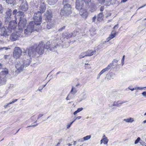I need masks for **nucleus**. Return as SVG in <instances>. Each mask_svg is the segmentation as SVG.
Returning a JSON list of instances; mask_svg holds the SVG:
<instances>
[{
	"label": "nucleus",
	"mask_w": 146,
	"mask_h": 146,
	"mask_svg": "<svg viewBox=\"0 0 146 146\" xmlns=\"http://www.w3.org/2000/svg\"><path fill=\"white\" fill-rule=\"evenodd\" d=\"M43 45L42 43H39L38 44H35L26 50L24 49L23 52L26 54L27 52L28 56L30 57H34L37 53L39 55L42 54L44 53Z\"/></svg>",
	"instance_id": "nucleus-1"
},
{
	"label": "nucleus",
	"mask_w": 146,
	"mask_h": 146,
	"mask_svg": "<svg viewBox=\"0 0 146 146\" xmlns=\"http://www.w3.org/2000/svg\"><path fill=\"white\" fill-rule=\"evenodd\" d=\"M12 10L11 9H8L6 11L5 15L4 22L6 25L8 29L12 32V30H14L16 28L17 23L15 21H10L11 19Z\"/></svg>",
	"instance_id": "nucleus-2"
},
{
	"label": "nucleus",
	"mask_w": 146,
	"mask_h": 146,
	"mask_svg": "<svg viewBox=\"0 0 146 146\" xmlns=\"http://www.w3.org/2000/svg\"><path fill=\"white\" fill-rule=\"evenodd\" d=\"M17 15L20 16L19 18V21L18 23V28L19 30L22 31L26 26L27 20L25 16L24 12L19 11L17 12Z\"/></svg>",
	"instance_id": "nucleus-3"
},
{
	"label": "nucleus",
	"mask_w": 146,
	"mask_h": 146,
	"mask_svg": "<svg viewBox=\"0 0 146 146\" xmlns=\"http://www.w3.org/2000/svg\"><path fill=\"white\" fill-rule=\"evenodd\" d=\"M72 7L69 4H66L63 6V8L61 10L60 14L61 16H68L72 13Z\"/></svg>",
	"instance_id": "nucleus-4"
},
{
	"label": "nucleus",
	"mask_w": 146,
	"mask_h": 146,
	"mask_svg": "<svg viewBox=\"0 0 146 146\" xmlns=\"http://www.w3.org/2000/svg\"><path fill=\"white\" fill-rule=\"evenodd\" d=\"M37 26L35 24V22L33 21H31L27 25L26 29L24 31V33L25 36H27L31 34L32 32L34 31V29L36 31V29H35V28Z\"/></svg>",
	"instance_id": "nucleus-5"
},
{
	"label": "nucleus",
	"mask_w": 146,
	"mask_h": 146,
	"mask_svg": "<svg viewBox=\"0 0 146 146\" xmlns=\"http://www.w3.org/2000/svg\"><path fill=\"white\" fill-rule=\"evenodd\" d=\"M42 43L43 45V51H44V49H49V50L52 52H55L57 51V48H59L60 46V44H57L56 45H50V42H47L46 44H44V42H41L39 43Z\"/></svg>",
	"instance_id": "nucleus-6"
},
{
	"label": "nucleus",
	"mask_w": 146,
	"mask_h": 146,
	"mask_svg": "<svg viewBox=\"0 0 146 146\" xmlns=\"http://www.w3.org/2000/svg\"><path fill=\"white\" fill-rule=\"evenodd\" d=\"M42 14L39 11H37L34 14L33 19L34 21V22H35V24L37 25H40L42 22Z\"/></svg>",
	"instance_id": "nucleus-7"
},
{
	"label": "nucleus",
	"mask_w": 146,
	"mask_h": 146,
	"mask_svg": "<svg viewBox=\"0 0 146 146\" xmlns=\"http://www.w3.org/2000/svg\"><path fill=\"white\" fill-rule=\"evenodd\" d=\"M84 1L83 0H76V9L79 11L84 9H87L88 7H87L85 6Z\"/></svg>",
	"instance_id": "nucleus-8"
},
{
	"label": "nucleus",
	"mask_w": 146,
	"mask_h": 146,
	"mask_svg": "<svg viewBox=\"0 0 146 146\" xmlns=\"http://www.w3.org/2000/svg\"><path fill=\"white\" fill-rule=\"evenodd\" d=\"M22 52V51L20 48L15 47L13 52V57L16 59L18 58L21 55Z\"/></svg>",
	"instance_id": "nucleus-9"
},
{
	"label": "nucleus",
	"mask_w": 146,
	"mask_h": 146,
	"mask_svg": "<svg viewBox=\"0 0 146 146\" xmlns=\"http://www.w3.org/2000/svg\"><path fill=\"white\" fill-rule=\"evenodd\" d=\"M0 35L1 36L6 37V36L9 35L11 32V31L8 29L7 27V26H5V27L2 28L0 29Z\"/></svg>",
	"instance_id": "nucleus-10"
},
{
	"label": "nucleus",
	"mask_w": 146,
	"mask_h": 146,
	"mask_svg": "<svg viewBox=\"0 0 146 146\" xmlns=\"http://www.w3.org/2000/svg\"><path fill=\"white\" fill-rule=\"evenodd\" d=\"M25 66L23 62H18L15 63V67L19 72L23 70Z\"/></svg>",
	"instance_id": "nucleus-11"
},
{
	"label": "nucleus",
	"mask_w": 146,
	"mask_h": 146,
	"mask_svg": "<svg viewBox=\"0 0 146 146\" xmlns=\"http://www.w3.org/2000/svg\"><path fill=\"white\" fill-rule=\"evenodd\" d=\"M28 5L27 1L21 3L19 7L20 9L24 11H27L28 9Z\"/></svg>",
	"instance_id": "nucleus-12"
},
{
	"label": "nucleus",
	"mask_w": 146,
	"mask_h": 146,
	"mask_svg": "<svg viewBox=\"0 0 146 146\" xmlns=\"http://www.w3.org/2000/svg\"><path fill=\"white\" fill-rule=\"evenodd\" d=\"M77 33L78 31L75 30L70 33H66L65 34L64 38L68 39L72 36L74 37L77 35Z\"/></svg>",
	"instance_id": "nucleus-13"
},
{
	"label": "nucleus",
	"mask_w": 146,
	"mask_h": 146,
	"mask_svg": "<svg viewBox=\"0 0 146 146\" xmlns=\"http://www.w3.org/2000/svg\"><path fill=\"white\" fill-rule=\"evenodd\" d=\"M80 14L82 17L84 18H86L88 15V13L86 9H84L79 10Z\"/></svg>",
	"instance_id": "nucleus-14"
},
{
	"label": "nucleus",
	"mask_w": 146,
	"mask_h": 146,
	"mask_svg": "<svg viewBox=\"0 0 146 146\" xmlns=\"http://www.w3.org/2000/svg\"><path fill=\"white\" fill-rule=\"evenodd\" d=\"M46 8V7L44 3L42 2V3H41V5H40V6L39 7V11H39V12L41 13V14H42L44 12Z\"/></svg>",
	"instance_id": "nucleus-15"
},
{
	"label": "nucleus",
	"mask_w": 146,
	"mask_h": 146,
	"mask_svg": "<svg viewBox=\"0 0 146 146\" xmlns=\"http://www.w3.org/2000/svg\"><path fill=\"white\" fill-rule=\"evenodd\" d=\"M2 69L3 70L1 72L0 75L1 76H4V77H5L9 73L8 69L6 68H4Z\"/></svg>",
	"instance_id": "nucleus-16"
},
{
	"label": "nucleus",
	"mask_w": 146,
	"mask_h": 146,
	"mask_svg": "<svg viewBox=\"0 0 146 146\" xmlns=\"http://www.w3.org/2000/svg\"><path fill=\"white\" fill-rule=\"evenodd\" d=\"M116 33L117 32L115 31H112L111 33V34L110 35L109 37L107 38V41H109L110 40L115 37L116 35Z\"/></svg>",
	"instance_id": "nucleus-17"
},
{
	"label": "nucleus",
	"mask_w": 146,
	"mask_h": 146,
	"mask_svg": "<svg viewBox=\"0 0 146 146\" xmlns=\"http://www.w3.org/2000/svg\"><path fill=\"white\" fill-rule=\"evenodd\" d=\"M52 17V14L51 10L48 9L47 10L46 12V19L48 21L51 20Z\"/></svg>",
	"instance_id": "nucleus-18"
},
{
	"label": "nucleus",
	"mask_w": 146,
	"mask_h": 146,
	"mask_svg": "<svg viewBox=\"0 0 146 146\" xmlns=\"http://www.w3.org/2000/svg\"><path fill=\"white\" fill-rule=\"evenodd\" d=\"M19 36L15 33H13L10 36V39L13 41H14L16 40L19 38Z\"/></svg>",
	"instance_id": "nucleus-19"
},
{
	"label": "nucleus",
	"mask_w": 146,
	"mask_h": 146,
	"mask_svg": "<svg viewBox=\"0 0 146 146\" xmlns=\"http://www.w3.org/2000/svg\"><path fill=\"white\" fill-rule=\"evenodd\" d=\"M6 82V80L5 77L4 76L0 75V86L5 84Z\"/></svg>",
	"instance_id": "nucleus-20"
},
{
	"label": "nucleus",
	"mask_w": 146,
	"mask_h": 146,
	"mask_svg": "<svg viewBox=\"0 0 146 146\" xmlns=\"http://www.w3.org/2000/svg\"><path fill=\"white\" fill-rule=\"evenodd\" d=\"M31 58H30L29 59H27L26 60H24L23 61V63L24 66H25L27 67L30 65L31 61Z\"/></svg>",
	"instance_id": "nucleus-21"
},
{
	"label": "nucleus",
	"mask_w": 146,
	"mask_h": 146,
	"mask_svg": "<svg viewBox=\"0 0 146 146\" xmlns=\"http://www.w3.org/2000/svg\"><path fill=\"white\" fill-rule=\"evenodd\" d=\"M110 65H108L106 67L102 70L99 73L100 75H101L105 72L108 71L110 68Z\"/></svg>",
	"instance_id": "nucleus-22"
},
{
	"label": "nucleus",
	"mask_w": 146,
	"mask_h": 146,
	"mask_svg": "<svg viewBox=\"0 0 146 146\" xmlns=\"http://www.w3.org/2000/svg\"><path fill=\"white\" fill-rule=\"evenodd\" d=\"M44 25L46 26L44 27L43 28L44 29H49L52 28V25L50 24V23H44Z\"/></svg>",
	"instance_id": "nucleus-23"
},
{
	"label": "nucleus",
	"mask_w": 146,
	"mask_h": 146,
	"mask_svg": "<svg viewBox=\"0 0 146 146\" xmlns=\"http://www.w3.org/2000/svg\"><path fill=\"white\" fill-rule=\"evenodd\" d=\"M86 52V53L87 56H91L93 55L94 53L96 52V51L95 50H88Z\"/></svg>",
	"instance_id": "nucleus-24"
},
{
	"label": "nucleus",
	"mask_w": 146,
	"mask_h": 146,
	"mask_svg": "<svg viewBox=\"0 0 146 146\" xmlns=\"http://www.w3.org/2000/svg\"><path fill=\"white\" fill-rule=\"evenodd\" d=\"M103 137H105V138L101 139L100 141V144H102V143L104 144H107L108 141V139L107 137H105V135L103 136Z\"/></svg>",
	"instance_id": "nucleus-25"
},
{
	"label": "nucleus",
	"mask_w": 146,
	"mask_h": 146,
	"mask_svg": "<svg viewBox=\"0 0 146 146\" xmlns=\"http://www.w3.org/2000/svg\"><path fill=\"white\" fill-rule=\"evenodd\" d=\"M58 0H46L48 4L49 5H54L55 4Z\"/></svg>",
	"instance_id": "nucleus-26"
},
{
	"label": "nucleus",
	"mask_w": 146,
	"mask_h": 146,
	"mask_svg": "<svg viewBox=\"0 0 146 146\" xmlns=\"http://www.w3.org/2000/svg\"><path fill=\"white\" fill-rule=\"evenodd\" d=\"M104 16L103 13H99L97 17V20L98 21H100L102 19V17Z\"/></svg>",
	"instance_id": "nucleus-27"
},
{
	"label": "nucleus",
	"mask_w": 146,
	"mask_h": 146,
	"mask_svg": "<svg viewBox=\"0 0 146 146\" xmlns=\"http://www.w3.org/2000/svg\"><path fill=\"white\" fill-rule=\"evenodd\" d=\"M118 60H116V59H114L113 60V61H112V62L110 64L108 65H110V68L112 66H115L116 65H117V64H116L117 63V62H118Z\"/></svg>",
	"instance_id": "nucleus-28"
},
{
	"label": "nucleus",
	"mask_w": 146,
	"mask_h": 146,
	"mask_svg": "<svg viewBox=\"0 0 146 146\" xmlns=\"http://www.w3.org/2000/svg\"><path fill=\"white\" fill-rule=\"evenodd\" d=\"M6 1L8 4L11 5V6L14 5L15 2L14 0H6Z\"/></svg>",
	"instance_id": "nucleus-29"
},
{
	"label": "nucleus",
	"mask_w": 146,
	"mask_h": 146,
	"mask_svg": "<svg viewBox=\"0 0 146 146\" xmlns=\"http://www.w3.org/2000/svg\"><path fill=\"white\" fill-rule=\"evenodd\" d=\"M85 4V6L86 7H89V4L90 3L91 0H83Z\"/></svg>",
	"instance_id": "nucleus-30"
},
{
	"label": "nucleus",
	"mask_w": 146,
	"mask_h": 146,
	"mask_svg": "<svg viewBox=\"0 0 146 146\" xmlns=\"http://www.w3.org/2000/svg\"><path fill=\"white\" fill-rule=\"evenodd\" d=\"M124 121H125L126 122L128 123H132L134 121L133 118L132 117H130L127 119H124Z\"/></svg>",
	"instance_id": "nucleus-31"
},
{
	"label": "nucleus",
	"mask_w": 146,
	"mask_h": 146,
	"mask_svg": "<svg viewBox=\"0 0 146 146\" xmlns=\"http://www.w3.org/2000/svg\"><path fill=\"white\" fill-rule=\"evenodd\" d=\"M82 142H83V140L82 139H81L77 141H74L73 142H72V143L74 145H76V143Z\"/></svg>",
	"instance_id": "nucleus-32"
},
{
	"label": "nucleus",
	"mask_w": 146,
	"mask_h": 146,
	"mask_svg": "<svg viewBox=\"0 0 146 146\" xmlns=\"http://www.w3.org/2000/svg\"><path fill=\"white\" fill-rule=\"evenodd\" d=\"M96 9V7L94 5H92L90 8V11L92 12H94L95 11Z\"/></svg>",
	"instance_id": "nucleus-33"
},
{
	"label": "nucleus",
	"mask_w": 146,
	"mask_h": 146,
	"mask_svg": "<svg viewBox=\"0 0 146 146\" xmlns=\"http://www.w3.org/2000/svg\"><path fill=\"white\" fill-rule=\"evenodd\" d=\"M10 48H8L6 47H0V52L2 51L7 50L9 49H10Z\"/></svg>",
	"instance_id": "nucleus-34"
},
{
	"label": "nucleus",
	"mask_w": 146,
	"mask_h": 146,
	"mask_svg": "<svg viewBox=\"0 0 146 146\" xmlns=\"http://www.w3.org/2000/svg\"><path fill=\"white\" fill-rule=\"evenodd\" d=\"M86 53V52L83 53H82L79 56V57L80 59H81L84 58L86 56H87Z\"/></svg>",
	"instance_id": "nucleus-35"
},
{
	"label": "nucleus",
	"mask_w": 146,
	"mask_h": 146,
	"mask_svg": "<svg viewBox=\"0 0 146 146\" xmlns=\"http://www.w3.org/2000/svg\"><path fill=\"white\" fill-rule=\"evenodd\" d=\"M91 137V135H90L84 137L82 139H83L84 141H86L89 139Z\"/></svg>",
	"instance_id": "nucleus-36"
},
{
	"label": "nucleus",
	"mask_w": 146,
	"mask_h": 146,
	"mask_svg": "<svg viewBox=\"0 0 146 146\" xmlns=\"http://www.w3.org/2000/svg\"><path fill=\"white\" fill-rule=\"evenodd\" d=\"M4 8L2 5L0 4V14H2L3 12Z\"/></svg>",
	"instance_id": "nucleus-37"
},
{
	"label": "nucleus",
	"mask_w": 146,
	"mask_h": 146,
	"mask_svg": "<svg viewBox=\"0 0 146 146\" xmlns=\"http://www.w3.org/2000/svg\"><path fill=\"white\" fill-rule=\"evenodd\" d=\"M69 0H63L62 2V5L64 6L65 5L69 4L68 3L69 2Z\"/></svg>",
	"instance_id": "nucleus-38"
},
{
	"label": "nucleus",
	"mask_w": 146,
	"mask_h": 146,
	"mask_svg": "<svg viewBox=\"0 0 146 146\" xmlns=\"http://www.w3.org/2000/svg\"><path fill=\"white\" fill-rule=\"evenodd\" d=\"M18 100V99H15L12 102L9 103L7 106H5V108H6V107L7 106H8V105H9L10 104H11L14 103V102H17Z\"/></svg>",
	"instance_id": "nucleus-39"
},
{
	"label": "nucleus",
	"mask_w": 146,
	"mask_h": 146,
	"mask_svg": "<svg viewBox=\"0 0 146 146\" xmlns=\"http://www.w3.org/2000/svg\"><path fill=\"white\" fill-rule=\"evenodd\" d=\"M120 104L119 101H118L117 102H114L112 106H119L118 105Z\"/></svg>",
	"instance_id": "nucleus-40"
},
{
	"label": "nucleus",
	"mask_w": 146,
	"mask_h": 146,
	"mask_svg": "<svg viewBox=\"0 0 146 146\" xmlns=\"http://www.w3.org/2000/svg\"><path fill=\"white\" fill-rule=\"evenodd\" d=\"M141 141V138L140 137H138L137 139L135 141L134 143L135 144H137Z\"/></svg>",
	"instance_id": "nucleus-41"
},
{
	"label": "nucleus",
	"mask_w": 146,
	"mask_h": 146,
	"mask_svg": "<svg viewBox=\"0 0 146 146\" xmlns=\"http://www.w3.org/2000/svg\"><path fill=\"white\" fill-rule=\"evenodd\" d=\"M143 89V87H136L134 88V89H132V90H142Z\"/></svg>",
	"instance_id": "nucleus-42"
},
{
	"label": "nucleus",
	"mask_w": 146,
	"mask_h": 146,
	"mask_svg": "<svg viewBox=\"0 0 146 146\" xmlns=\"http://www.w3.org/2000/svg\"><path fill=\"white\" fill-rule=\"evenodd\" d=\"M74 121H72L71 122H70L69 124H68L67 125V128L69 129L71 126V125L72 124V123L74 122Z\"/></svg>",
	"instance_id": "nucleus-43"
},
{
	"label": "nucleus",
	"mask_w": 146,
	"mask_h": 146,
	"mask_svg": "<svg viewBox=\"0 0 146 146\" xmlns=\"http://www.w3.org/2000/svg\"><path fill=\"white\" fill-rule=\"evenodd\" d=\"M65 27H66V26H63L61 28L59 29L58 30V31H59V32L62 31L63 30H64L65 29Z\"/></svg>",
	"instance_id": "nucleus-44"
},
{
	"label": "nucleus",
	"mask_w": 146,
	"mask_h": 146,
	"mask_svg": "<svg viewBox=\"0 0 146 146\" xmlns=\"http://www.w3.org/2000/svg\"><path fill=\"white\" fill-rule=\"evenodd\" d=\"M125 56L124 55L122 57V58L121 59V64L122 65V66H123L124 64V60L125 59Z\"/></svg>",
	"instance_id": "nucleus-45"
},
{
	"label": "nucleus",
	"mask_w": 146,
	"mask_h": 146,
	"mask_svg": "<svg viewBox=\"0 0 146 146\" xmlns=\"http://www.w3.org/2000/svg\"><path fill=\"white\" fill-rule=\"evenodd\" d=\"M11 76H12L13 77H15L17 76L18 75V73H16V71H15V72H13L11 74Z\"/></svg>",
	"instance_id": "nucleus-46"
},
{
	"label": "nucleus",
	"mask_w": 146,
	"mask_h": 146,
	"mask_svg": "<svg viewBox=\"0 0 146 146\" xmlns=\"http://www.w3.org/2000/svg\"><path fill=\"white\" fill-rule=\"evenodd\" d=\"M17 9H15L13 11V15H16V14H17Z\"/></svg>",
	"instance_id": "nucleus-47"
},
{
	"label": "nucleus",
	"mask_w": 146,
	"mask_h": 146,
	"mask_svg": "<svg viewBox=\"0 0 146 146\" xmlns=\"http://www.w3.org/2000/svg\"><path fill=\"white\" fill-rule=\"evenodd\" d=\"M97 18L96 15H95L94 17L92 18V22H94L95 21L96 19Z\"/></svg>",
	"instance_id": "nucleus-48"
},
{
	"label": "nucleus",
	"mask_w": 146,
	"mask_h": 146,
	"mask_svg": "<svg viewBox=\"0 0 146 146\" xmlns=\"http://www.w3.org/2000/svg\"><path fill=\"white\" fill-rule=\"evenodd\" d=\"M118 24H117V25H115L113 28V30L115 31V30L116 29H117L118 27Z\"/></svg>",
	"instance_id": "nucleus-49"
},
{
	"label": "nucleus",
	"mask_w": 146,
	"mask_h": 146,
	"mask_svg": "<svg viewBox=\"0 0 146 146\" xmlns=\"http://www.w3.org/2000/svg\"><path fill=\"white\" fill-rule=\"evenodd\" d=\"M3 24L2 22L1 21V20L0 19V29H1L2 28H3Z\"/></svg>",
	"instance_id": "nucleus-50"
},
{
	"label": "nucleus",
	"mask_w": 146,
	"mask_h": 146,
	"mask_svg": "<svg viewBox=\"0 0 146 146\" xmlns=\"http://www.w3.org/2000/svg\"><path fill=\"white\" fill-rule=\"evenodd\" d=\"M43 114H41V113L39 114L38 117L37 119H39L42 116H43Z\"/></svg>",
	"instance_id": "nucleus-51"
},
{
	"label": "nucleus",
	"mask_w": 146,
	"mask_h": 146,
	"mask_svg": "<svg viewBox=\"0 0 146 146\" xmlns=\"http://www.w3.org/2000/svg\"><path fill=\"white\" fill-rule=\"evenodd\" d=\"M82 117L80 116H78L77 117H76L75 119L73 120L75 122L77 119H80Z\"/></svg>",
	"instance_id": "nucleus-52"
},
{
	"label": "nucleus",
	"mask_w": 146,
	"mask_h": 146,
	"mask_svg": "<svg viewBox=\"0 0 146 146\" xmlns=\"http://www.w3.org/2000/svg\"><path fill=\"white\" fill-rule=\"evenodd\" d=\"M83 110V108H78L77 110L78 111V112H79L82 111Z\"/></svg>",
	"instance_id": "nucleus-53"
},
{
	"label": "nucleus",
	"mask_w": 146,
	"mask_h": 146,
	"mask_svg": "<svg viewBox=\"0 0 146 146\" xmlns=\"http://www.w3.org/2000/svg\"><path fill=\"white\" fill-rule=\"evenodd\" d=\"M141 94L143 96L146 97V91L143 92Z\"/></svg>",
	"instance_id": "nucleus-54"
},
{
	"label": "nucleus",
	"mask_w": 146,
	"mask_h": 146,
	"mask_svg": "<svg viewBox=\"0 0 146 146\" xmlns=\"http://www.w3.org/2000/svg\"><path fill=\"white\" fill-rule=\"evenodd\" d=\"M104 9V6H102L100 8V10L101 11H103Z\"/></svg>",
	"instance_id": "nucleus-55"
},
{
	"label": "nucleus",
	"mask_w": 146,
	"mask_h": 146,
	"mask_svg": "<svg viewBox=\"0 0 146 146\" xmlns=\"http://www.w3.org/2000/svg\"><path fill=\"white\" fill-rule=\"evenodd\" d=\"M38 123H37L36 124H35V125H29V126L27 127H26V128H28V127H35L37 125H38Z\"/></svg>",
	"instance_id": "nucleus-56"
},
{
	"label": "nucleus",
	"mask_w": 146,
	"mask_h": 146,
	"mask_svg": "<svg viewBox=\"0 0 146 146\" xmlns=\"http://www.w3.org/2000/svg\"><path fill=\"white\" fill-rule=\"evenodd\" d=\"M111 13H108V14L106 16V18H108V17L111 16Z\"/></svg>",
	"instance_id": "nucleus-57"
},
{
	"label": "nucleus",
	"mask_w": 146,
	"mask_h": 146,
	"mask_svg": "<svg viewBox=\"0 0 146 146\" xmlns=\"http://www.w3.org/2000/svg\"><path fill=\"white\" fill-rule=\"evenodd\" d=\"M128 0H121V3H125Z\"/></svg>",
	"instance_id": "nucleus-58"
},
{
	"label": "nucleus",
	"mask_w": 146,
	"mask_h": 146,
	"mask_svg": "<svg viewBox=\"0 0 146 146\" xmlns=\"http://www.w3.org/2000/svg\"><path fill=\"white\" fill-rule=\"evenodd\" d=\"M8 55H5L4 56V58L5 59H7V58Z\"/></svg>",
	"instance_id": "nucleus-59"
},
{
	"label": "nucleus",
	"mask_w": 146,
	"mask_h": 146,
	"mask_svg": "<svg viewBox=\"0 0 146 146\" xmlns=\"http://www.w3.org/2000/svg\"><path fill=\"white\" fill-rule=\"evenodd\" d=\"M146 6V3L144 5L139 7L138 9H140L141 8H143L145 6Z\"/></svg>",
	"instance_id": "nucleus-60"
},
{
	"label": "nucleus",
	"mask_w": 146,
	"mask_h": 146,
	"mask_svg": "<svg viewBox=\"0 0 146 146\" xmlns=\"http://www.w3.org/2000/svg\"><path fill=\"white\" fill-rule=\"evenodd\" d=\"M3 64L1 63H0V69H2L3 68Z\"/></svg>",
	"instance_id": "nucleus-61"
},
{
	"label": "nucleus",
	"mask_w": 146,
	"mask_h": 146,
	"mask_svg": "<svg viewBox=\"0 0 146 146\" xmlns=\"http://www.w3.org/2000/svg\"><path fill=\"white\" fill-rule=\"evenodd\" d=\"M78 113H79L78 112V111H77V110H76V111H75L74 112V115H76Z\"/></svg>",
	"instance_id": "nucleus-62"
},
{
	"label": "nucleus",
	"mask_w": 146,
	"mask_h": 146,
	"mask_svg": "<svg viewBox=\"0 0 146 146\" xmlns=\"http://www.w3.org/2000/svg\"><path fill=\"white\" fill-rule=\"evenodd\" d=\"M128 89L129 90H131V91H133L134 90H132V89H134V88H131V86L129 87H128Z\"/></svg>",
	"instance_id": "nucleus-63"
},
{
	"label": "nucleus",
	"mask_w": 146,
	"mask_h": 146,
	"mask_svg": "<svg viewBox=\"0 0 146 146\" xmlns=\"http://www.w3.org/2000/svg\"><path fill=\"white\" fill-rule=\"evenodd\" d=\"M76 143V145H77V146H82V145H80V144L79 143Z\"/></svg>",
	"instance_id": "nucleus-64"
}]
</instances>
